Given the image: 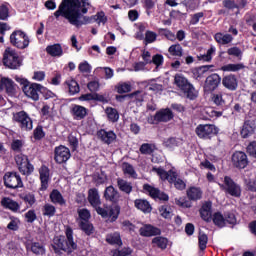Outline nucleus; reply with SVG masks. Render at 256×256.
<instances>
[{"label":"nucleus","instance_id":"48","mask_svg":"<svg viewBox=\"0 0 256 256\" xmlns=\"http://www.w3.org/2000/svg\"><path fill=\"white\" fill-rule=\"evenodd\" d=\"M117 93H129L131 91V83L129 82H122L116 86Z\"/></svg>","mask_w":256,"mask_h":256},{"label":"nucleus","instance_id":"14","mask_svg":"<svg viewBox=\"0 0 256 256\" xmlns=\"http://www.w3.org/2000/svg\"><path fill=\"white\" fill-rule=\"evenodd\" d=\"M54 153L56 163H67L71 159V150L63 145L56 147Z\"/></svg>","mask_w":256,"mask_h":256},{"label":"nucleus","instance_id":"36","mask_svg":"<svg viewBox=\"0 0 256 256\" xmlns=\"http://www.w3.org/2000/svg\"><path fill=\"white\" fill-rule=\"evenodd\" d=\"M211 101L216 105L217 107H225V99L223 98L222 92H215L211 95Z\"/></svg>","mask_w":256,"mask_h":256},{"label":"nucleus","instance_id":"18","mask_svg":"<svg viewBox=\"0 0 256 256\" xmlns=\"http://www.w3.org/2000/svg\"><path fill=\"white\" fill-rule=\"evenodd\" d=\"M97 137L103 143H106V145H111L117 139V134L113 131H107L105 129H101L100 131L97 132Z\"/></svg>","mask_w":256,"mask_h":256},{"label":"nucleus","instance_id":"10","mask_svg":"<svg viewBox=\"0 0 256 256\" xmlns=\"http://www.w3.org/2000/svg\"><path fill=\"white\" fill-rule=\"evenodd\" d=\"M23 93L33 101H39V93L45 91V87L37 83H29L22 87Z\"/></svg>","mask_w":256,"mask_h":256},{"label":"nucleus","instance_id":"58","mask_svg":"<svg viewBox=\"0 0 256 256\" xmlns=\"http://www.w3.org/2000/svg\"><path fill=\"white\" fill-rule=\"evenodd\" d=\"M145 41L146 43H155V41H157V33L150 30L146 31Z\"/></svg>","mask_w":256,"mask_h":256},{"label":"nucleus","instance_id":"47","mask_svg":"<svg viewBox=\"0 0 256 256\" xmlns=\"http://www.w3.org/2000/svg\"><path fill=\"white\" fill-rule=\"evenodd\" d=\"M159 213L161 217H163L164 219H171L173 215V211H171V207L167 205L161 206L159 208Z\"/></svg>","mask_w":256,"mask_h":256},{"label":"nucleus","instance_id":"17","mask_svg":"<svg viewBox=\"0 0 256 256\" xmlns=\"http://www.w3.org/2000/svg\"><path fill=\"white\" fill-rule=\"evenodd\" d=\"M221 84V76L218 74H212L206 78L205 84H204V90L205 91H215Z\"/></svg>","mask_w":256,"mask_h":256},{"label":"nucleus","instance_id":"50","mask_svg":"<svg viewBox=\"0 0 256 256\" xmlns=\"http://www.w3.org/2000/svg\"><path fill=\"white\" fill-rule=\"evenodd\" d=\"M80 221H89L91 219V212L87 208H81L77 211Z\"/></svg>","mask_w":256,"mask_h":256},{"label":"nucleus","instance_id":"64","mask_svg":"<svg viewBox=\"0 0 256 256\" xmlns=\"http://www.w3.org/2000/svg\"><path fill=\"white\" fill-rule=\"evenodd\" d=\"M247 151L252 157H256V142H252L248 145Z\"/></svg>","mask_w":256,"mask_h":256},{"label":"nucleus","instance_id":"54","mask_svg":"<svg viewBox=\"0 0 256 256\" xmlns=\"http://www.w3.org/2000/svg\"><path fill=\"white\" fill-rule=\"evenodd\" d=\"M213 223L216 224L217 227H225L226 225L225 218H223L221 213H215L213 215Z\"/></svg>","mask_w":256,"mask_h":256},{"label":"nucleus","instance_id":"28","mask_svg":"<svg viewBox=\"0 0 256 256\" xmlns=\"http://www.w3.org/2000/svg\"><path fill=\"white\" fill-rule=\"evenodd\" d=\"M214 39L219 45H229V43L233 41V36L231 34L218 32L214 35Z\"/></svg>","mask_w":256,"mask_h":256},{"label":"nucleus","instance_id":"53","mask_svg":"<svg viewBox=\"0 0 256 256\" xmlns=\"http://www.w3.org/2000/svg\"><path fill=\"white\" fill-rule=\"evenodd\" d=\"M0 85H2V87L0 89H6L8 91H13V80L9 79V78H1L0 81Z\"/></svg>","mask_w":256,"mask_h":256},{"label":"nucleus","instance_id":"59","mask_svg":"<svg viewBox=\"0 0 256 256\" xmlns=\"http://www.w3.org/2000/svg\"><path fill=\"white\" fill-rule=\"evenodd\" d=\"M78 69H79L80 73H91L92 67L89 62L84 61L79 64Z\"/></svg>","mask_w":256,"mask_h":256},{"label":"nucleus","instance_id":"57","mask_svg":"<svg viewBox=\"0 0 256 256\" xmlns=\"http://www.w3.org/2000/svg\"><path fill=\"white\" fill-rule=\"evenodd\" d=\"M20 199H22V201H25V203H28L30 207H33V205H35V195L33 194H22L20 196Z\"/></svg>","mask_w":256,"mask_h":256},{"label":"nucleus","instance_id":"12","mask_svg":"<svg viewBox=\"0 0 256 256\" xmlns=\"http://www.w3.org/2000/svg\"><path fill=\"white\" fill-rule=\"evenodd\" d=\"M14 119L19 123V126L23 131H31L33 129V120H31V117H29L25 111L16 113Z\"/></svg>","mask_w":256,"mask_h":256},{"label":"nucleus","instance_id":"9","mask_svg":"<svg viewBox=\"0 0 256 256\" xmlns=\"http://www.w3.org/2000/svg\"><path fill=\"white\" fill-rule=\"evenodd\" d=\"M220 187L225 193H228V195L232 197H241V186L228 176L224 178V184H220Z\"/></svg>","mask_w":256,"mask_h":256},{"label":"nucleus","instance_id":"23","mask_svg":"<svg viewBox=\"0 0 256 256\" xmlns=\"http://www.w3.org/2000/svg\"><path fill=\"white\" fill-rule=\"evenodd\" d=\"M186 195L190 201H199L203 197V190L199 187L192 186L187 189Z\"/></svg>","mask_w":256,"mask_h":256},{"label":"nucleus","instance_id":"20","mask_svg":"<svg viewBox=\"0 0 256 256\" xmlns=\"http://www.w3.org/2000/svg\"><path fill=\"white\" fill-rule=\"evenodd\" d=\"M160 234L161 230L159 228L149 224H146L140 228V235H142V237H153Z\"/></svg>","mask_w":256,"mask_h":256},{"label":"nucleus","instance_id":"45","mask_svg":"<svg viewBox=\"0 0 256 256\" xmlns=\"http://www.w3.org/2000/svg\"><path fill=\"white\" fill-rule=\"evenodd\" d=\"M79 227L86 235H91L93 233V224H90L89 220L79 221Z\"/></svg>","mask_w":256,"mask_h":256},{"label":"nucleus","instance_id":"41","mask_svg":"<svg viewBox=\"0 0 256 256\" xmlns=\"http://www.w3.org/2000/svg\"><path fill=\"white\" fill-rule=\"evenodd\" d=\"M70 95H76L79 93V84L73 79H68L66 82Z\"/></svg>","mask_w":256,"mask_h":256},{"label":"nucleus","instance_id":"22","mask_svg":"<svg viewBox=\"0 0 256 256\" xmlns=\"http://www.w3.org/2000/svg\"><path fill=\"white\" fill-rule=\"evenodd\" d=\"M1 205H3L5 209H9L13 213H17V211L21 209V205H19L17 201L8 197L1 200Z\"/></svg>","mask_w":256,"mask_h":256},{"label":"nucleus","instance_id":"27","mask_svg":"<svg viewBox=\"0 0 256 256\" xmlns=\"http://www.w3.org/2000/svg\"><path fill=\"white\" fill-rule=\"evenodd\" d=\"M201 115H202V119L207 120L213 117H221V115H223V112L216 111L211 107H206L201 110Z\"/></svg>","mask_w":256,"mask_h":256},{"label":"nucleus","instance_id":"43","mask_svg":"<svg viewBox=\"0 0 256 256\" xmlns=\"http://www.w3.org/2000/svg\"><path fill=\"white\" fill-rule=\"evenodd\" d=\"M152 243L155 247L167 249V243H169V241L165 237L158 236L152 239Z\"/></svg>","mask_w":256,"mask_h":256},{"label":"nucleus","instance_id":"46","mask_svg":"<svg viewBox=\"0 0 256 256\" xmlns=\"http://www.w3.org/2000/svg\"><path fill=\"white\" fill-rule=\"evenodd\" d=\"M139 151H140V153H142V155H151V153H153V151H155V145L149 144V143H144L140 146Z\"/></svg>","mask_w":256,"mask_h":256},{"label":"nucleus","instance_id":"19","mask_svg":"<svg viewBox=\"0 0 256 256\" xmlns=\"http://www.w3.org/2000/svg\"><path fill=\"white\" fill-rule=\"evenodd\" d=\"M222 85L229 89V91H235L238 87L237 77L233 74H229L222 79Z\"/></svg>","mask_w":256,"mask_h":256},{"label":"nucleus","instance_id":"39","mask_svg":"<svg viewBox=\"0 0 256 256\" xmlns=\"http://www.w3.org/2000/svg\"><path fill=\"white\" fill-rule=\"evenodd\" d=\"M122 171L124 175H128L129 177H132L133 179H137V172H135V168L129 163H123L122 164Z\"/></svg>","mask_w":256,"mask_h":256},{"label":"nucleus","instance_id":"5","mask_svg":"<svg viewBox=\"0 0 256 256\" xmlns=\"http://www.w3.org/2000/svg\"><path fill=\"white\" fill-rule=\"evenodd\" d=\"M174 85H176L178 89L186 93L188 99H196L197 91L195 90V87H193L192 84L189 83V80L183 74H176L174 76Z\"/></svg>","mask_w":256,"mask_h":256},{"label":"nucleus","instance_id":"63","mask_svg":"<svg viewBox=\"0 0 256 256\" xmlns=\"http://www.w3.org/2000/svg\"><path fill=\"white\" fill-rule=\"evenodd\" d=\"M24 142L22 140H13L11 147L13 151H21L23 149Z\"/></svg>","mask_w":256,"mask_h":256},{"label":"nucleus","instance_id":"2","mask_svg":"<svg viewBox=\"0 0 256 256\" xmlns=\"http://www.w3.org/2000/svg\"><path fill=\"white\" fill-rule=\"evenodd\" d=\"M88 201L90 205L94 207L98 215H101V217L104 219H109L111 222L117 221V218L119 217V207H99V205H101V197L99 196V191L97 188H91L88 191Z\"/></svg>","mask_w":256,"mask_h":256},{"label":"nucleus","instance_id":"35","mask_svg":"<svg viewBox=\"0 0 256 256\" xmlns=\"http://www.w3.org/2000/svg\"><path fill=\"white\" fill-rule=\"evenodd\" d=\"M245 67V64L238 63V64H226L221 67V71L229 72V73H235L237 71L243 70Z\"/></svg>","mask_w":256,"mask_h":256},{"label":"nucleus","instance_id":"32","mask_svg":"<svg viewBox=\"0 0 256 256\" xmlns=\"http://www.w3.org/2000/svg\"><path fill=\"white\" fill-rule=\"evenodd\" d=\"M117 186L120 191H123V193H127V195H129V193L133 191V185L131 184V182H127V180L121 178L117 179Z\"/></svg>","mask_w":256,"mask_h":256},{"label":"nucleus","instance_id":"21","mask_svg":"<svg viewBox=\"0 0 256 256\" xmlns=\"http://www.w3.org/2000/svg\"><path fill=\"white\" fill-rule=\"evenodd\" d=\"M155 121L167 123V121H171L173 119V112L169 109H162L155 114Z\"/></svg>","mask_w":256,"mask_h":256},{"label":"nucleus","instance_id":"62","mask_svg":"<svg viewBox=\"0 0 256 256\" xmlns=\"http://www.w3.org/2000/svg\"><path fill=\"white\" fill-rule=\"evenodd\" d=\"M175 203L176 205H178L179 207H184L186 209H189V207H191V202H189L187 199L185 198H178L175 199Z\"/></svg>","mask_w":256,"mask_h":256},{"label":"nucleus","instance_id":"26","mask_svg":"<svg viewBox=\"0 0 256 256\" xmlns=\"http://www.w3.org/2000/svg\"><path fill=\"white\" fill-rule=\"evenodd\" d=\"M255 133V123L253 121H246L242 127L241 130V136L244 139H247V137H250V135H253Z\"/></svg>","mask_w":256,"mask_h":256},{"label":"nucleus","instance_id":"40","mask_svg":"<svg viewBox=\"0 0 256 256\" xmlns=\"http://www.w3.org/2000/svg\"><path fill=\"white\" fill-rule=\"evenodd\" d=\"M211 65L201 66L199 68H196L192 71L194 79H201L209 69H211Z\"/></svg>","mask_w":256,"mask_h":256},{"label":"nucleus","instance_id":"7","mask_svg":"<svg viewBox=\"0 0 256 256\" xmlns=\"http://www.w3.org/2000/svg\"><path fill=\"white\" fill-rule=\"evenodd\" d=\"M10 43L17 49H27L29 47V36L21 30H16L10 35Z\"/></svg>","mask_w":256,"mask_h":256},{"label":"nucleus","instance_id":"3","mask_svg":"<svg viewBox=\"0 0 256 256\" xmlns=\"http://www.w3.org/2000/svg\"><path fill=\"white\" fill-rule=\"evenodd\" d=\"M77 249V243L73 241V229L66 228V242L65 244L61 239L56 238L54 244L52 245V250L57 255H61V251H66V253H73Z\"/></svg>","mask_w":256,"mask_h":256},{"label":"nucleus","instance_id":"31","mask_svg":"<svg viewBox=\"0 0 256 256\" xmlns=\"http://www.w3.org/2000/svg\"><path fill=\"white\" fill-rule=\"evenodd\" d=\"M200 215L204 221H211V202H205L202 205Z\"/></svg>","mask_w":256,"mask_h":256},{"label":"nucleus","instance_id":"11","mask_svg":"<svg viewBox=\"0 0 256 256\" xmlns=\"http://www.w3.org/2000/svg\"><path fill=\"white\" fill-rule=\"evenodd\" d=\"M15 162L18 166V169L22 175H31L33 173L34 168L31 163H29V158H27L24 154H18L15 156Z\"/></svg>","mask_w":256,"mask_h":256},{"label":"nucleus","instance_id":"60","mask_svg":"<svg viewBox=\"0 0 256 256\" xmlns=\"http://www.w3.org/2000/svg\"><path fill=\"white\" fill-rule=\"evenodd\" d=\"M9 19V8L6 5L0 6V20L7 21Z\"/></svg>","mask_w":256,"mask_h":256},{"label":"nucleus","instance_id":"8","mask_svg":"<svg viewBox=\"0 0 256 256\" xmlns=\"http://www.w3.org/2000/svg\"><path fill=\"white\" fill-rule=\"evenodd\" d=\"M195 133L199 139H211L213 135H217V127L213 124H199Z\"/></svg>","mask_w":256,"mask_h":256},{"label":"nucleus","instance_id":"13","mask_svg":"<svg viewBox=\"0 0 256 256\" xmlns=\"http://www.w3.org/2000/svg\"><path fill=\"white\" fill-rule=\"evenodd\" d=\"M4 183L9 189H19V187H23V181H21V176L13 172L5 174Z\"/></svg>","mask_w":256,"mask_h":256},{"label":"nucleus","instance_id":"33","mask_svg":"<svg viewBox=\"0 0 256 256\" xmlns=\"http://www.w3.org/2000/svg\"><path fill=\"white\" fill-rule=\"evenodd\" d=\"M27 249H30L35 255H43L45 253V247L39 242H32L27 244Z\"/></svg>","mask_w":256,"mask_h":256},{"label":"nucleus","instance_id":"55","mask_svg":"<svg viewBox=\"0 0 256 256\" xmlns=\"http://www.w3.org/2000/svg\"><path fill=\"white\" fill-rule=\"evenodd\" d=\"M55 212H56L55 206L51 204L44 205L43 215H45L46 217H53V215H55Z\"/></svg>","mask_w":256,"mask_h":256},{"label":"nucleus","instance_id":"16","mask_svg":"<svg viewBox=\"0 0 256 256\" xmlns=\"http://www.w3.org/2000/svg\"><path fill=\"white\" fill-rule=\"evenodd\" d=\"M144 191L149 193L150 197L153 199H160V201H169V196L161 191L159 189L149 185V184H144L143 186Z\"/></svg>","mask_w":256,"mask_h":256},{"label":"nucleus","instance_id":"6","mask_svg":"<svg viewBox=\"0 0 256 256\" xmlns=\"http://www.w3.org/2000/svg\"><path fill=\"white\" fill-rule=\"evenodd\" d=\"M3 65L8 69H19L23 65V60L14 49L6 48L3 55Z\"/></svg>","mask_w":256,"mask_h":256},{"label":"nucleus","instance_id":"25","mask_svg":"<svg viewBox=\"0 0 256 256\" xmlns=\"http://www.w3.org/2000/svg\"><path fill=\"white\" fill-rule=\"evenodd\" d=\"M71 113L74 119L80 121V119H85V117H87V108L80 105H73L71 108Z\"/></svg>","mask_w":256,"mask_h":256},{"label":"nucleus","instance_id":"37","mask_svg":"<svg viewBox=\"0 0 256 256\" xmlns=\"http://www.w3.org/2000/svg\"><path fill=\"white\" fill-rule=\"evenodd\" d=\"M105 113L108 117V120L111 121V123H117V121H119V112L117 111V109L107 107L105 109Z\"/></svg>","mask_w":256,"mask_h":256},{"label":"nucleus","instance_id":"44","mask_svg":"<svg viewBox=\"0 0 256 256\" xmlns=\"http://www.w3.org/2000/svg\"><path fill=\"white\" fill-rule=\"evenodd\" d=\"M168 51L170 55H173L174 57H183V47H181L179 44L170 46Z\"/></svg>","mask_w":256,"mask_h":256},{"label":"nucleus","instance_id":"49","mask_svg":"<svg viewBox=\"0 0 256 256\" xmlns=\"http://www.w3.org/2000/svg\"><path fill=\"white\" fill-rule=\"evenodd\" d=\"M144 95L145 94L143 92L137 91L132 94H129L128 98L134 101L138 105V103H143Z\"/></svg>","mask_w":256,"mask_h":256},{"label":"nucleus","instance_id":"56","mask_svg":"<svg viewBox=\"0 0 256 256\" xmlns=\"http://www.w3.org/2000/svg\"><path fill=\"white\" fill-rule=\"evenodd\" d=\"M19 225H21L19 218H11V221L7 225V229L10 231H17L19 229Z\"/></svg>","mask_w":256,"mask_h":256},{"label":"nucleus","instance_id":"51","mask_svg":"<svg viewBox=\"0 0 256 256\" xmlns=\"http://www.w3.org/2000/svg\"><path fill=\"white\" fill-rule=\"evenodd\" d=\"M198 241L200 250L205 251V249H207V241H209V238L206 236L205 233L200 232L198 236Z\"/></svg>","mask_w":256,"mask_h":256},{"label":"nucleus","instance_id":"38","mask_svg":"<svg viewBox=\"0 0 256 256\" xmlns=\"http://www.w3.org/2000/svg\"><path fill=\"white\" fill-rule=\"evenodd\" d=\"M50 199L54 204L65 205V199L63 198V195H61V192L58 190H53L50 193Z\"/></svg>","mask_w":256,"mask_h":256},{"label":"nucleus","instance_id":"34","mask_svg":"<svg viewBox=\"0 0 256 256\" xmlns=\"http://www.w3.org/2000/svg\"><path fill=\"white\" fill-rule=\"evenodd\" d=\"M104 197L107 201H117L119 199V192L113 186H108L104 192Z\"/></svg>","mask_w":256,"mask_h":256},{"label":"nucleus","instance_id":"29","mask_svg":"<svg viewBox=\"0 0 256 256\" xmlns=\"http://www.w3.org/2000/svg\"><path fill=\"white\" fill-rule=\"evenodd\" d=\"M46 52L51 57H62L63 56V47L61 44H54L46 47Z\"/></svg>","mask_w":256,"mask_h":256},{"label":"nucleus","instance_id":"4","mask_svg":"<svg viewBox=\"0 0 256 256\" xmlns=\"http://www.w3.org/2000/svg\"><path fill=\"white\" fill-rule=\"evenodd\" d=\"M153 171L159 175L162 181H168L174 184V187L179 191H183L187 187V184L183 179L179 178L177 172L173 170H169L168 172L163 170L162 168H153Z\"/></svg>","mask_w":256,"mask_h":256},{"label":"nucleus","instance_id":"61","mask_svg":"<svg viewBox=\"0 0 256 256\" xmlns=\"http://www.w3.org/2000/svg\"><path fill=\"white\" fill-rule=\"evenodd\" d=\"M244 181L250 191H256V177L255 178L246 177Z\"/></svg>","mask_w":256,"mask_h":256},{"label":"nucleus","instance_id":"24","mask_svg":"<svg viewBox=\"0 0 256 256\" xmlns=\"http://www.w3.org/2000/svg\"><path fill=\"white\" fill-rule=\"evenodd\" d=\"M41 180V191H45L49 187V168L42 166L39 170Z\"/></svg>","mask_w":256,"mask_h":256},{"label":"nucleus","instance_id":"42","mask_svg":"<svg viewBox=\"0 0 256 256\" xmlns=\"http://www.w3.org/2000/svg\"><path fill=\"white\" fill-rule=\"evenodd\" d=\"M106 241L107 243H110V245H123V243L121 242V235L117 232L109 234L106 237Z\"/></svg>","mask_w":256,"mask_h":256},{"label":"nucleus","instance_id":"52","mask_svg":"<svg viewBox=\"0 0 256 256\" xmlns=\"http://www.w3.org/2000/svg\"><path fill=\"white\" fill-rule=\"evenodd\" d=\"M227 53L231 55L232 57H237L239 61H241L243 57V51L239 47H231L227 50Z\"/></svg>","mask_w":256,"mask_h":256},{"label":"nucleus","instance_id":"30","mask_svg":"<svg viewBox=\"0 0 256 256\" xmlns=\"http://www.w3.org/2000/svg\"><path fill=\"white\" fill-rule=\"evenodd\" d=\"M136 209H139L143 213H151V204L149 201L143 199H137L134 202Z\"/></svg>","mask_w":256,"mask_h":256},{"label":"nucleus","instance_id":"15","mask_svg":"<svg viewBox=\"0 0 256 256\" xmlns=\"http://www.w3.org/2000/svg\"><path fill=\"white\" fill-rule=\"evenodd\" d=\"M249 164L247 159V154L245 152L237 151L232 155V165L237 167V169H245Z\"/></svg>","mask_w":256,"mask_h":256},{"label":"nucleus","instance_id":"1","mask_svg":"<svg viewBox=\"0 0 256 256\" xmlns=\"http://www.w3.org/2000/svg\"><path fill=\"white\" fill-rule=\"evenodd\" d=\"M89 0H63L58 7V10L54 13V17H65L70 25L74 27H82V25H89L96 21L98 25H105L107 23V16L105 12H98L92 17L81 16V13H87L89 11Z\"/></svg>","mask_w":256,"mask_h":256}]
</instances>
